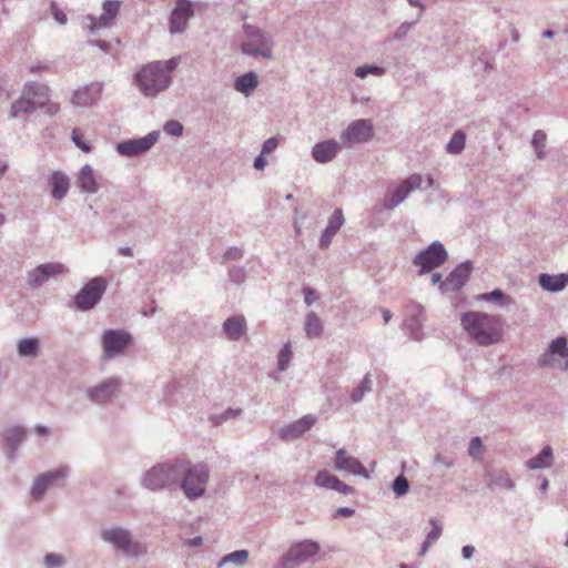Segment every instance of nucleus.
<instances>
[{"mask_svg": "<svg viewBox=\"0 0 568 568\" xmlns=\"http://www.w3.org/2000/svg\"><path fill=\"white\" fill-rule=\"evenodd\" d=\"M180 55L168 60H156L142 65L134 74V83L141 94L155 98L173 83V72L180 65Z\"/></svg>", "mask_w": 568, "mask_h": 568, "instance_id": "nucleus-1", "label": "nucleus"}, {"mask_svg": "<svg viewBox=\"0 0 568 568\" xmlns=\"http://www.w3.org/2000/svg\"><path fill=\"white\" fill-rule=\"evenodd\" d=\"M460 323L468 336L480 346H490L501 341V324L493 315L470 311L462 315Z\"/></svg>", "mask_w": 568, "mask_h": 568, "instance_id": "nucleus-2", "label": "nucleus"}, {"mask_svg": "<svg viewBox=\"0 0 568 568\" xmlns=\"http://www.w3.org/2000/svg\"><path fill=\"white\" fill-rule=\"evenodd\" d=\"M182 458H172L152 466L142 477L141 484L151 491H179Z\"/></svg>", "mask_w": 568, "mask_h": 568, "instance_id": "nucleus-3", "label": "nucleus"}, {"mask_svg": "<svg viewBox=\"0 0 568 568\" xmlns=\"http://www.w3.org/2000/svg\"><path fill=\"white\" fill-rule=\"evenodd\" d=\"M183 470L180 471L179 490L185 497H202L206 490V484L210 478V468L204 463L192 464L182 458Z\"/></svg>", "mask_w": 568, "mask_h": 568, "instance_id": "nucleus-4", "label": "nucleus"}, {"mask_svg": "<svg viewBox=\"0 0 568 568\" xmlns=\"http://www.w3.org/2000/svg\"><path fill=\"white\" fill-rule=\"evenodd\" d=\"M243 32L245 40L241 44V52L251 58L272 60L274 39L271 33L252 24H244Z\"/></svg>", "mask_w": 568, "mask_h": 568, "instance_id": "nucleus-5", "label": "nucleus"}, {"mask_svg": "<svg viewBox=\"0 0 568 568\" xmlns=\"http://www.w3.org/2000/svg\"><path fill=\"white\" fill-rule=\"evenodd\" d=\"M101 538L131 558H139L146 552V547L141 542L133 541L130 530L122 527L103 529Z\"/></svg>", "mask_w": 568, "mask_h": 568, "instance_id": "nucleus-6", "label": "nucleus"}, {"mask_svg": "<svg viewBox=\"0 0 568 568\" xmlns=\"http://www.w3.org/2000/svg\"><path fill=\"white\" fill-rule=\"evenodd\" d=\"M108 283L104 277L91 278L75 295L74 304L80 311L92 310L102 298Z\"/></svg>", "mask_w": 568, "mask_h": 568, "instance_id": "nucleus-7", "label": "nucleus"}, {"mask_svg": "<svg viewBox=\"0 0 568 568\" xmlns=\"http://www.w3.org/2000/svg\"><path fill=\"white\" fill-rule=\"evenodd\" d=\"M447 257L443 243L434 241L414 257L413 264L419 267V274H425L444 264Z\"/></svg>", "mask_w": 568, "mask_h": 568, "instance_id": "nucleus-8", "label": "nucleus"}, {"mask_svg": "<svg viewBox=\"0 0 568 568\" xmlns=\"http://www.w3.org/2000/svg\"><path fill=\"white\" fill-rule=\"evenodd\" d=\"M101 339L104 359L114 358L132 343L131 334L122 329H105Z\"/></svg>", "mask_w": 568, "mask_h": 568, "instance_id": "nucleus-9", "label": "nucleus"}, {"mask_svg": "<svg viewBox=\"0 0 568 568\" xmlns=\"http://www.w3.org/2000/svg\"><path fill=\"white\" fill-rule=\"evenodd\" d=\"M68 273V268L59 262H50L36 266L27 273L26 282L31 290H36L44 285L50 278Z\"/></svg>", "mask_w": 568, "mask_h": 568, "instance_id": "nucleus-10", "label": "nucleus"}, {"mask_svg": "<svg viewBox=\"0 0 568 568\" xmlns=\"http://www.w3.org/2000/svg\"><path fill=\"white\" fill-rule=\"evenodd\" d=\"M423 181V176L417 173H414L407 179L403 180L390 194L384 197V209L387 211H393L395 207L402 204L413 191L420 189Z\"/></svg>", "mask_w": 568, "mask_h": 568, "instance_id": "nucleus-11", "label": "nucleus"}, {"mask_svg": "<svg viewBox=\"0 0 568 568\" xmlns=\"http://www.w3.org/2000/svg\"><path fill=\"white\" fill-rule=\"evenodd\" d=\"M320 545L311 539L297 542L287 550L283 556L282 565L284 568H293L306 562L308 559L318 554Z\"/></svg>", "mask_w": 568, "mask_h": 568, "instance_id": "nucleus-12", "label": "nucleus"}, {"mask_svg": "<svg viewBox=\"0 0 568 568\" xmlns=\"http://www.w3.org/2000/svg\"><path fill=\"white\" fill-rule=\"evenodd\" d=\"M120 387L121 381L118 377H110L85 388L84 394L91 403L105 405L116 397Z\"/></svg>", "mask_w": 568, "mask_h": 568, "instance_id": "nucleus-13", "label": "nucleus"}, {"mask_svg": "<svg viewBox=\"0 0 568 568\" xmlns=\"http://www.w3.org/2000/svg\"><path fill=\"white\" fill-rule=\"evenodd\" d=\"M373 124L368 119H358L348 124L341 133V142L345 146H353L369 141L373 138Z\"/></svg>", "mask_w": 568, "mask_h": 568, "instance_id": "nucleus-14", "label": "nucleus"}, {"mask_svg": "<svg viewBox=\"0 0 568 568\" xmlns=\"http://www.w3.org/2000/svg\"><path fill=\"white\" fill-rule=\"evenodd\" d=\"M160 138L159 131H152L145 136L139 139H129L119 142L115 146L116 152L124 158H133L146 153L153 148Z\"/></svg>", "mask_w": 568, "mask_h": 568, "instance_id": "nucleus-15", "label": "nucleus"}, {"mask_svg": "<svg viewBox=\"0 0 568 568\" xmlns=\"http://www.w3.org/2000/svg\"><path fill=\"white\" fill-rule=\"evenodd\" d=\"M70 474V468L67 465H61L58 468L39 475L32 484L31 494L33 497L43 495L49 487L59 480L65 479Z\"/></svg>", "mask_w": 568, "mask_h": 568, "instance_id": "nucleus-16", "label": "nucleus"}, {"mask_svg": "<svg viewBox=\"0 0 568 568\" xmlns=\"http://www.w3.org/2000/svg\"><path fill=\"white\" fill-rule=\"evenodd\" d=\"M102 90V82H92L83 85L73 92L71 104L75 108H90L100 100Z\"/></svg>", "mask_w": 568, "mask_h": 568, "instance_id": "nucleus-17", "label": "nucleus"}, {"mask_svg": "<svg viewBox=\"0 0 568 568\" xmlns=\"http://www.w3.org/2000/svg\"><path fill=\"white\" fill-rule=\"evenodd\" d=\"M473 264L470 261H465L457 265L442 283V293L456 292L462 288L469 278Z\"/></svg>", "mask_w": 568, "mask_h": 568, "instance_id": "nucleus-18", "label": "nucleus"}, {"mask_svg": "<svg viewBox=\"0 0 568 568\" xmlns=\"http://www.w3.org/2000/svg\"><path fill=\"white\" fill-rule=\"evenodd\" d=\"M334 468L338 471H346L352 475H358L368 478V473L363 464L357 458L351 456L344 448H341L336 452Z\"/></svg>", "mask_w": 568, "mask_h": 568, "instance_id": "nucleus-19", "label": "nucleus"}, {"mask_svg": "<svg viewBox=\"0 0 568 568\" xmlns=\"http://www.w3.org/2000/svg\"><path fill=\"white\" fill-rule=\"evenodd\" d=\"M342 146V142L333 139L317 142L312 148V158L315 162L322 164L331 162L337 156Z\"/></svg>", "mask_w": 568, "mask_h": 568, "instance_id": "nucleus-20", "label": "nucleus"}, {"mask_svg": "<svg viewBox=\"0 0 568 568\" xmlns=\"http://www.w3.org/2000/svg\"><path fill=\"white\" fill-rule=\"evenodd\" d=\"M193 16L191 2L187 0H179L176 7L171 13L170 31L172 33H181L184 31L189 19Z\"/></svg>", "mask_w": 568, "mask_h": 568, "instance_id": "nucleus-21", "label": "nucleus"}, {"mask_svg": "<svg viewBox=\"0 0 568 568\" xmlns=\"http://www.w3.org/2000/svg\"><path fill=\"white\" fill-rule=\"evenodd\" d=\"M317 417L308 414L296 422L285 425L280 429V437L284 440L296 439L310 430L316 423Z\"/></svg>", "mask_w": 568, "mask_h": 568, "instance_id": "nucleus-22", "label": "nucleus"}, {"mask_svg": "<svg viewBox=\"0 0 568 568\" xmlns=\"http://www.w3.org/2000/svg\"><path fill=\"white\" fill-rule=\"evenodd\" d=\"M4 453L9 459H13L17 450L26 439V429L21 426H11L2 432Z\"/></svg>", "mask_w": 568, "mask_h": 568, "instance_id": "nucleus-23", "label": "nucleus"}, {"mask_svg": "<svg viewBox=\"0 0 568 568\" xmlns=\"http://www.w3.org/2000/svg\"><path fill=\"white\" fill-rule=\"evenodd\" d=\"M120 10V2L114 0H106L103 2V12L99 19H95L92 16H88V19L91 21L90 32L94 33L99 28H108L111 26L112 21L115 19Z\"/></svg>", "mask_w": 568, "mask_h": 568, "instance_id": "nucleus-24", "label": "nucleus"}, {"mask_svg": "<svg viewBox=\"0 0 568 568\" xmlns=\"http://www.w3.org/2000/svg\"><path fill=\"white\" fill-rule=\"evenodd\" d=\"M315 484L318 487L334 490L337 494L351 495L354 491L352 486L343 483L336 476L327 471H320L315 477Z\"/></svg>", "mask_w": 568, "mask_h": 568, "instance_id": "nucleus-25", "label": "nucleus"}, {"mask_svg": "<svg viewBox=\"0 0 568 568\" xmlns=\"http://www.w3.org/2000/svg\"><path fill=\"white\" fill-rule=\"evenodd\" d=\"M26 97H30V100L36 104L37 109L44 108L50 99V88L47 84L30 81L23 87Z\"/></svg>", "mask_w": 568, "mask_h": 568, "instance_id": "nucleus-26", "label": "nucleus"}, {"mask_svg": "<svg viewBox=\"0 0 568 568\" xmlns=\"http://www.w3.org/2000/svg\"><path fill=\"white\" fill-rule=\"evenodd\" d=\"M222 328L230 341L236 342L247 332L246 320L243 315L227 317Z\"/></svg>", "mask_w": 568, "mask_h": 568, "instance_id": "nucleus-27", "label": "nucleus"}, {"mask_svg": "<svg viewBox=\"0 0 568 568\" xmlns=\"http://www.w3.org/2000/svg\"><path fill=\"white\" fill-rule=\"evenodd\" d=\"M538 283L542 290L557 293L562 291L568 285V274L561 273L558 275H550L542 273L539 275Z\"/></svg>", "mask_w": 568, "mask_h": 568, "instance_id": "nucleus-28", "label": "nucleus"}, {"mask_svg": "<svg viewBox=\"0 0 568 568\" xmlns=\"http://www.w3.org/2000/svg\"><path fill=\"white\" fill-rule=\"evenodd\" d=\"M77 185L80 187L83 192L87 193H97L100 189L95 176L94 171L91 165L85 164L81 168L78 179H77Z\"/></svg>", "mask_w": 568, "mask_h": 568, "instance_id": "nucleus-29", "label": "nucleus"}, {"mask_svg": "<svg viewBox=\"0 0 568 568\" xmlns=\"http://www.w3.org/2000/svg\"><path fill=\"white\" fill-rule=\"evenodd\" d=\"M50 185L52 197L55 200H62L69 191L70 180L64 173L55 171L51 175Z\"/></svg>", "mask_w": 568, "mask_h": 568, "instance_id": "nucleus-30", "label": "nucleus"}, {"mask_svg": "<svg viewBox=\"0 0 568 568\" xmlns=\"http://www.w3.org/2000/svg\"><path fill=\"white\" fill-rule=\"evenodd\" d=\"M258 85V77L255 72L251 71L237 77L234 81V89L248 97Z\"/></svg>", "mask_w": 568, "mask_h": 568, "instance_id": "nucleus-31", "label": "nucleus"}, {"mask_svg": "<svg viewBox=\"0 0 568 568\" xmlns=\"http://www.w3.org/2000/svg\"><path fill=\"white\" fill-rule=\"evenodd\" d=\"M554 354H558L561 357H568L567 339L565 337L559 336L551 341L547 352L540 358V364L542 366L551 365L550 357Z\"/></svg>", "mask_w": 568, "mask_h": 568, "instance_id": "nucleus-32", "label": "nucleus"}, {"mask_svg": "<svg viewBox=\"0 0 568 568\" xmlns=\"http://www.w3.org/2000/svg\"><path fill=\"white\" fill-rule=\"evenodd\" d=\"M40 352V341L37 337H24L18 341L17 353L22 358H34Z\"/></svg>", "mask_w": 568, "mask_h": 568, "instance_id": "nucleus-33", "label": "nucleus"}, {"mask_svg": "<svg viewBox=\"0 0 568 568\" xmlns=\"http://www.w3.org/2000/svg\"><path fill=\"white\" fill-rule=\"evenodd\" d=\"M34 105L30 97H26L24 90H22L21 97L11 104L9 116L16 119L20 114L33 113L37 110Z\"/></svg>", "mask_w": 568, "mask_h": 568, "instance_id": "nucleus-34", "label": "nucleus"}, {"mask_svg": "<svg viewBox=\"0 0 568 568\" xmlns=\"http://www.w3.org/2000/svg\"><path fill=\"white\" fill-rule=\"evenodd\" d=\"M552 464V449L550 446H545L540 453L527 462L529 469H544L550 467Z\"/></svg>", "mask_w": 568, "mask_h": 568, "instance_id": "nucleus-35", "label": "nucleus"}, {"mask_svg": "<svg viewBox=\"0 0 568 568\" xmlns=\"http://www.w3.org/2000/svg\"><path fill=\"white\" fill-rule=\"evenodd\" d=\"M489 485L491 488L496 489L497 493L509 490L514 487V483L508 473L504 470H497V473L491 474Z\"/></svg>", "mask_w": 568, "mask_h": 568, "instance_id": "nucleus-36", "label": "nucleus"}, {"mask_svg": "<svg viewBox=\"0 0 568 568\" xmlns=\"http://www.w3.org/2000/svg\"><path fill=\"white\" fill-rule=\"evenodd\" d=\"M304 329L310 338L320 337L323 334V324L316 313L311 312L307 314Z\"/></svg>", "mask_w": 568, "mask_h": 568, "instance_id": "nucleus-37", "label": "nucleus"}, {"mask_svg": "<svg viewBox=\"0 0 568 568\" xmlns=\"http://www.w3.org/2000/svg\"><path fill=\"white\" fill-rule=\"evenodd\" d=\"M425 317L415 316L412 314L405 322L404 328L409 334V336L415 341H420L423 338V323Z\"/></svg>", "mask_w": 568, "mask_h": 568, "instance_id": "nucleus-38", "label": "nucleus"}, {"mask_svg": "<svg viewBox=\"0 0 568 568\" xmlns=\"http://www.w3.org/2000/svg\"><path fill=\"white\" fill-rule=\"evenodd\" d=\"M248 556H250V554L245 549L235 550L231 554L223 556L217 564V568H222L223 566L229 565V564H232L237 567H242L247 562Z\"/></svg>", "mask_w": 568, "mask_h": 568, "instance_id": "nucleus-39", "label": "nucleus"}, {"mask_svg": "<svg viewBox=\"0 0 568 568\" xmlns=\"http://www.w3.org/2000/svg\"><path fill=\"white\" fill-rule=\"evenodd\" d=\"M466 134L462 130H457L446 145V152L449 154H460L465 149Z\"/></svg>", "mask_w": 568, "mask_h": 568, "instance_id": "nucleus-40", "label": "nucleus"}, {"mask_svg": "<svg viewBox=\"0 0 568 568\" xmlns=\"http://www.w3.org/2000/svg\"><path fill=\"white\" fill-rule=\"evenodd\" d=\"M372 390L371 375L366 374L359 385L352 392L351 400L353 403H359L366 393Z\"/></svg>", "mask_w": 568, "mask_h": 568, "instance_id": "nucleus-41", "label": "nucleus"}, {"mask_svg": "<svg viewBox=\"0 0 568 568\" xmlns=\"http://www.w3.org/2000/svg\"><path fill=\"white\" fill-rule=\"evenodd\" d=\"M241 414V408H227L221 414L212 415L210 418L215 426H220L230 419L239 417Z\"/></svg>", "mask_w": 568, "mask_h": 568, "instance_id": "nucleus-42", "label": "nucleus"}, {"mask_svg": "<svg viewBox=\"0 0 568 568\" xmlns=\"http://www.w3.org/2000/svg\"><path fill=\"white\" fill-rule=\"evenodd\" d=\"M531 145L534 146L536 151V155L538 159L545 158V146H546V133L541 130L535 131L532 139H531Z\"/></svg>", "mask_w": 568, "mask_h": 568, "instance_id": "nucleus-43", "label": "nucleus"}, {"mask_svg": "<svg viewBox=\"0 0 568 568\" xmlns=\"http://www.w3.org/2000/svg\"><path fill=\"white\" fill-rule=\"evenodd\" d=\"M384 73L385 69L376 64H365L355 69V75L361 79L366 78L368 74L381 77Z\"/></svg>", "mask_w": 568, "mask_h": 568, "instance_id": "nucleus-44", "label": "nucleus"}, {"mask_svg": "<svg viewBox=\"0 0 568 568\" xmlns=\"http://www.w3.org/2000/svg\"><path fill=\"white\" fill-rule=\"evenodd\" d=\"M292 358V349H291V343H286L278 354V361H277V368L281 372H284L287 369L290 362Z\"/></svg>", "mask_w": 568, "mask_h": 568, "instance_id": "nucleus-45", "label": "nucleus"}, {"mask_svg": "<svg viewBox=\"0 0 568 568\" xmlns=\"http://www.w3.org/2000/svg\"><path fill=\"white\" fill-rule=\"evenodd\" d=\"M392 487L397 496H403L409 491V481L404 475H399L394 479Z\"/></svg>", "mask_w": 568, "mask_h": 568, "instance_id": "nucleus-46", "label": "nucleus"}, {"mask_svg": "<svg viewBox=\"0 0 568 568\" xmlns=\"http://www.w3.org/2000/svg\"><path fill=\"white\" fill-rule=\"evenodd\" d=\"M45 568H61L65 564V558L60 554L49 552L43 559Z\"/></svg>", "mask_w": 568, "mask_h": 568, "instance_id": "nucleus-47", "label": "nucleus"}, {"mask_svg": "<svg viewBox=\"0 0 568 568\" xmlns=\"http://www.w3.org/2000/svg\"><path fill=\"white\" fill-rule=\"evenodd\" d=\"M484 454V445L479 437H473L468 446V455L474 459H479Z\"/></svg>", "mask_w": 568, "mask_h": 568, "instance_id": "nucleus-48", "label": "nucleus"}, {"mask_svg": "<svg viewBox=\"0 0 568 568\" xmlns=\"http://www.w3.org/2000/svg\"><path fill=\"white\" fill-rule=\"evenodd\" d=\"M481 300L484 301H495L498 304L503 305L510 302V297L507 296L501 290H494L490 293H485L481 295Z\"/></svg>", "mask_w": 568, "mask_h": 568, "instance_id": "nucleus-49", "label": "nucleus"}, {"mask_svg": "<svg viewBox=\"0 0 568 568\" xmlns=\"http://www.w3.org/2000/svg\"><path fill=\"white\" fill-rule=\"evenodd\" d=\"M418 21L419 20L416 19L414 21H405L400 23L399 27L394 32V39L397 41L405 39Z\"/></svg>", "mask_w": 568, "mask_h": 568, "instance_id": "nucleus-50", "label": "nucleus"}, {"mask_svg": "<svg viewBox=\"0 0 568 568\" xmlns=\"http://www.w3.org/2000/svg\"><path fill=\"white\" fill-rule=\"evenodd\" d=\"M72 141L73 143L81 149L83 152H90L91 145L89 142H87L83 138V133L80 129H73L72 131Z\"/></svg>", "mask_w": 568, "mask_h": 568, "instance_id": "nucleus-51", "label": "nucleus"}, {"mask_svg": "<svg viewBox=\"0 0 568 568\" xmlns=\"http://www.w3.org/2000/svg\"><path fill=\"white\" fill-rule=\"evenodd\" d=\"M343 224H344L343 212L341 209H336L328 220L327 227L338 232L339 229L343 226Z\"/></svg>", "mask_w": 568, "mask_h": 568, "instance_id": "nucleus-52", "label": "nucleus"}, {"mask_svg": "<svg viewBox=\"0 0 568 568\" xmlns=\"http://www.w3.org/2000/svg\"><path fill=\"white\" fill-rule=\"evenodd\" d=\"M164 132L172 136H180L183 133V125L176 120H170L164 124Z\"/></svg>", "mask_w": 568, "mask_h": 568, "instance_id": "nucleus-53", "label": "nucleus"}, {"mask_svg": "<svg viewBox=\"0 0 568 568\" xmlns=\"http://www.w3.org/2000/svg\"><path fill=\"white\" fill-rule=\"evenodd\" d=\"M229 278L234 284H242L244 283L246 278V274L243 267L240 266H233L229 271Z\"/></svg>", "mask_w": 568, "mask_h": 568, "instance_id": "nucleus-54", "label": "nucleus"}, {"mask_svg": "<svg viewBox=\"0 0 568 568\" xmlns=\"http://www.w3.org/2000/svg\"><path fill=\"white\" fill-rule=\"evenodd\" d=\"M429 524L432 525V529L427 534L426 538L435 542L443 532V525L433 517L429 519Z\"/></svg>", "mask_w": 568, "mask_h": 568, "instance_id": "nucleus-55", "label": "nucleus"}, {"mask_svg": "<svg viewBox=\"0 0 568 568\" xmlns=\"http://www.w3.org/2000/svg\"><path fill=\"white\" fill-rule=\"evenodd\" d=\"M337 232L335 230H331L326 226V229L323 231L322 236L320 239V243H318L320 247L327 248L332 242L333 236Z\"/></svg>", "mask_w": 568, "mask_h": 568, "instance_id": "nucleus-56", "label": "nucleus"}, {"mask_svg": "<svg viewBox=\"0 0 568 568\" xmlns=\"http://www.w3.org/2000/svg\"><path fill=\"white\" fill-rule=\"evenodd\" d=\"M406 312L408 314V317L412 314H415V316H418V317H425V315H424V307L419 303L414 302V301H409L406 304Z\"/></svg>", "mask_w": 568, "mask_h": 568, "instance_id": "nucleus-57", "label": "nucleus"}, {"mask_svg": "<svg viewBox=\"0 0 568 568\" xmlns=\"http://www.w3.org/2000/svg\"><path fill=\"white\" fill-rule=\"evenodd\" d=\"M278 146V139L273 136L267 139L262 145V154H270Z\"/></svg>", "mask_w": 568, "mask_h": 568, "instance_id": "nucleus-58", "label": "nucleus"}, {"mask_svg": "<svg viewBox=\"0 0 568 568\" xmlns=\"http://www.w3.org/2000/svg\"><path fill=\"white\" fill-rule=\"evenodd\" d=\"M306 217H307V214L305 212L295 210L294 230L297 235H300L302 233V223L304 220H306Z\"/></svg>", "mask_w": 568, "mask_h": 568, "instance_id": "nucleus-59", "label": "nucleus"}, {"mask_svg": "<svg viewBox=\"0 0 568 568\" xmlns=\"http://www.w3.org/2000/svg\"><path fill=\"white\" fill-rule=\"evenodd\" d=\"M51 12L55 19V21L59 24H65L67 23V16L65 13L59 9L55 2H51Z\"/></svg>", "mask_w": 568, "mask_h": 568, "instance_id": "nucleus-60", "label": "nucleus"}, {"mask_svg": "<svg viewBox=\"0 0 568 568\" xmlns=\"http://www.w3.org/2000/svg\"><path fill=\"white\" fill-rule=\"evenodd\" d=\"M242 250L239 247H230L224 253L223 260L224 261H232V260H239L242 257Z\"/></svg>", "mask_w": 568, "mask_h": 568, "instance_id": "nucleus-61", "label": "nucleus"}, {"mask_svg": "<svg viewBox=\"0 0 568 568\" xmlns=\"http://www.w3.org/2000/svg\"><path fill=\"white\" fill-rule=\"evenodd\" d=\"M355 513V509L354 508H351V507H341V508H337L333 516L334 517H351L353 516Z\"/></svg>", "mask_w": 568, "mask_h": 568, "instance_id": "nucleus-62", "label": "nucleus"}, {"mask_svg": "<svg viewBox=\"0 0 568 568\" xmlns=\"http://www.w3.org/2000/svg\"><path fill=\"white\" fill-rule=\"evenodd\" d=\"M303 292H304V301H305L306 305H308V306L312 305L314 302L315 291L312 290L311 287H305L303 290Z\"/></svg>", "mask_w": 568, "mask_h": 568, "instance_id": "nucleus-63", "label": "nucleus"}, {"mask_svg": "<svg viewBox=\"0 0 568 568\" xmlns=\"http://www.w3.org/2000/svg\"><path fill=\"white\" fill-rule=\"evenodd\" d=\"M45 106V114L49 115V116H53L55 115L59 110H60V106L58 103H49L47 102V105Z\"/></svg>", "mask_w": 568, "mask_h": 568, "instance_id": "nucleus-64", "label": "nucleus"}]
</instances>
